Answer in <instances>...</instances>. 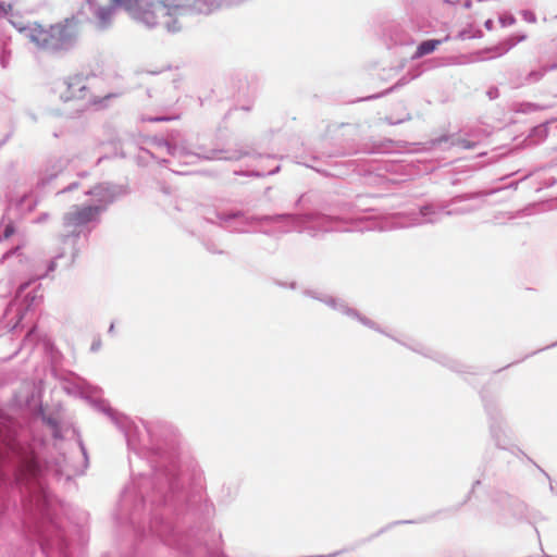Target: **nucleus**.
<instances>
[{"mask_svg": "<svg viewBox=\"0 0 557 557\" xmlns=\"http://www.w3.org/2000/svg\"><path fill=\"white\" fill-rule=\"evenodd\" d=\"M222 0H111L125 8L133 18L148 27H163L181 32L188 17L208 14L220 7Z\"/></svg>", "mask_w": 557, "mask_h": 557, "instance_id": "nucleus-1", "label": "nucleus"}, {"mask_svg": "<svg viewBox=\"0 0 557 557\" xmlns=\"http://www.w3.org/2000/svg\"><path fill=\"white\" fill-rule=\"evenodd\" d=\"M83 28L84 22L71 16L52 25L34 23L27 28V38L42 50L64 51L77 42Z\"/></svg>", "mask_w": 557, "mask_h": 557, "instance_id": "nucleus-2", "label": "nucleus"}, {"mask_svg": "<svg viewBox=\"0 0 557 557\" xmlns=\"http://www.w3.org/2000/svg\"><path fill=\"white\" fill-rule=\"evenodd\" d=\"M103 210L102 206H74L63 216L65 227L76 228L96 220Z\"/></svg>", "mask_w": 557, "mask_h": 557, "instance_id": "nucleus-3", "label": "nucleus"}, {"mask_svg": "<svg viewBox=\"0 0 557 557\" xmlns=\"http://www.w3.org/2000/svg\"><path fill=\"white\" fill-rule=\"evenodd\" d=\"M89 94L87 81L81 75L70 77L65 83L60 97L64 101L86 99Z\"/></svg>", "mask_w": 557, "mask_h": 557, "instance_id": "nucleus-4", "label": "nucleus"}, {"mask_svg": "<svg viewBox=\"0 0 557 557\" xmlns=\"http://www.w3.org/2000/svg\"><path fill=\"white\" fill-rule=\"evenodd\" d=\"M441 44L442 40L440 39H430L421 42L414 52V58H421L432 53Z\"/></svg>", "mask_w": 557, "mask_h": 557, "instance_id": "nucleus-5", "label": "nucleus"}, {"mask_svg": "<svg viewBox=\"0 0 557 557\" xmlns=\"http://www.w3.org/2000/svg\"><path fill=\"white\" fill-rule=\"evenodd\" d=\"M112 9L111 8H100L97 11V17L99 18V27L103 28L107 26L108 22L110 21L112 16Z\"/></svg>", "mask_w": 557, "mask_h": 557, "instance_id": "nucleus-6", "label": "nucleus"}, {"mask_svg": "<svg viewBox=\"0 0 557 557\" xmlns=\"http://www.w3.org/2000/svg\"><path fill=\"white\" fill-rule=\"evenodd\" d=\"M456 145L461 149H471L474 147V144L467 139H460L456 143Z\"/></svg>", "mask_w": 557, "mask_h": 557, "instance_id": "nucleus-7", "label": "nucleus"}, {"mask_svg": "<svg viewBox=\"0 0 557 557\" xmlns=\"http://www.w3.org/2000/svg\"><path fill=\"white\" fill-rule=\"evenodd\" d=\"M15 233V227L12 223H9L5 228H4V233H3V236L4 238H10L13 234Z\"/></svg>", "mask_w": 557, "mask_h": 557, "instance_id": "nucleus-8", "label": "nucleus"}, {"mask_svg": "<svg viewBox=\"0 0 557 557\" xmlns=\"http://www.w3.org/2000/svg\"><path fill=\"white\" fill-rule=\"evenodd\" d=\"M170 120H171L170 117H154V119H151L150 121L160 122V121H170Z\"/></svg>", "mask_w": 557, "mask_h": 557, "instance_id": "nucleus-9", "label": "nucleus"}]
</instances>
